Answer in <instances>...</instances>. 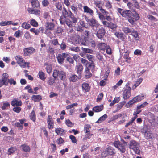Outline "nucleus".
<instances>
[{
	"instance_id": "a19ab883",
	"label": "nucleus",
	"mask_w": 158,
	"mask_h": 158,
	"mask_svg": "<svg viewBox=\"0 0 158 158\" xmlns=\"http://www.w3.org/2000/svg\"><path fill=\"white\" fill-rule=\"evenodd\" d=\"M120 100L119 97L115 98L111 102L109 105L110 106H112L114 105L115 103H118Z\"/></svg>"
},
{
	"instance_id": "c9c22d12",
	"label": "nucleus",
	"mask_w": 158,
	"mask_h": 158,
	"mask_svg": "<svg viewBox=\"0 0 158 158\" xmlns=\"http://www.w3.org/2000/svg\"><path fill=\"white\" fill-rule=\"evenodd\" d=\"M15 58L18 64H20V63L23 61V60H24L22 56L19 55L16 56L15 57Z\"/></svg>"
},
{
	"instance_id": "a211bd4d",
	"label": "nucleus",
	"mask_w": 158,
	"mask_h": 158,
	"mask_svg": "<svg viewBox=\"0 0 158 158\" xmlns=\"http://www.w3.org/2000/svg\"><path fill=\"white\" fill-rule=\"evenodd\" d=\"M131 89H125L123 92V98L124 99L128 98L131 95Z\"/></svg>"
},
{
	"instance_id": "79ce46f5",
	"label": "nucleus",
	"mask_w": 158,
	"mask_h": 158,
	"mask_svg": "<svg viewBox=\"0 0 158 158\" xmlns=\"http://www.w3.org/2000/svg\"><path fill=\"white\" fill-rule=\"evenodd\" d=\"M117 27V26L116 24L110 23V24L108 27H110L113 31H114L116 30Z\"/></svg>"
},
{
	"instance_id": "58836bf2",
	"label": "nucleus",
	"mask_w": 158,
	"mask_h": 158,
	"mask_svg": "<svg viewBox=\"0 0 158 158\" xmlns=\"http://www.w3.org/2000/svg\"><path fill=\"white\" fill-rule=\"evenodd\" d=\"M91 128L90 125L86 124L85 125L84 127V130L86 131L85 133L88 135L90 134V130L89 128Z\"/></svg>"
},
{
	"instance_id": "473e14b6",
	"label": "nucleus",
	"mask_w": 158,
	"mask_h": 158,
	"mask_svg": "<svg viewBox=\"0 0 158 158\" xmlns=\"http://www.w3.org/2000/svg\"><path fill=\"white\" fill-rule=\"evenodd\" d=\"M142 81V78H139V79L134 84H133L132 88L133 89H135L136 88V87L140 84Z\"/></svg>"
},
{
	"instance_id": "4be33fe9",
	"label": "nucleus",
	"mask_w": 158,
	"mask_h": 158,
	"mask_svg": "<svg viewBox=\"0 0 158 158\" xmlns=\"http://www.w3.org/2000/svg\"><path fill=\"white\" fill-rule=\"evenodd\" d=\"M22 150V151L25 152H29L30 151L31 148L30 147L25 144L22 145L20 146Z\"/></svg>"
},
{
	"instance_id": "412c9836",
	"label": "nucleus",
	"mask_w": 158,
	"mask_h": 158,
	"mask_svg": "<svg viewBox=\"0 0 158 158\" xmlns=\"http://www.w3.org/2000/svg\"><path fill=\"white\" fill-rule=\"evenodd\" d=\"M107 46V45L106 44L102 42H99L97 44L98 48L100 50H104Z\"/></svg>"
},
{
	"instance_id": "37998d69",
	"label": "nucleus",
	"mask_w": 158,
	"mask_h": 158,
	"mask_svg": "<svg viewBox=\"0 0 158 158\" xmlns=\"http://www.w3.org/2000/svg\"><path fill=\"white\" fill-rule=\"evenodd\" d=\"M126 102L125 101H123L119 103V104H118L117 106L116 110H119L121 109L123 105L125 104Z\"/></svg>"
},
{
	"instance_id": "3c124183",
	"label": "nucleus",
	"mask_w": 158,
	"mask_h": 158,
	"mask_svg": "<svg viewBox=\"0 0 158 158\" xmlns=\"http://www.w3.org/2000/svg\"><path fill=\"white\" fill-rule=\"evenodd\" d=\"M115 35L118 39H121L123 38V34L122 32H116L114 34Z\"/></svg>"
},
{
	"instance_id": "4c0bfd02",
	"label": "nucleus",
	"mask_w": 158,
	"mask_h": 158,
	"mask_svg": "<svg viewBox=\"0 0 158 158\" xmlns=\"http://www.w3.org/2000/svg\"><path fill=\"white\" fill-rule=\"evenodd\" d=\"M136 103L133 100V98L130 100L126 104V106L127 108L131 107L132 105Z\"/></svg>"
},
{
	"instance_id": "09e8293b",
	"label": "nucleus",
	"mask_w": 158,
	"mask_h": 158,
	"mask_svg": "<svg viewBox=\"0 0 158 158\" xmlns=\"http://www.w3.org/2000/svg\"><path fill=\"white\" fill-rule=\"evenodd\" d=\"M71 9L72 11L76 15H77L78 12V10L76 6L72 5L71 6Z\"/></svg>"
},
{
	"instance_id": "20e7f679",
	"label": "nucleus",
	"mask_w": 158,
	"mask_h": 158,
	"mask_svg": "<svg viewBox=\"0 0 158 158\" xmlns=\"http://www.w3.org/2000/svg\"><path fill=\"white\" fill-rule=\"evenodd\" d=\"M129 148L133 150L136 154H139L140 151L138 143L134 140H131L129 143Z\"/></svg>"
},
{
	"instance_id": "c756f323",
	"label": "nucleus",
	"mask_w": 158,
	"mask_h": 158,
	"mask_svg": "<svg viewBox=\"0 0 158 158\" xmlns=\"http://www.w3.org/2000/svg\"><path fill=\"white\" fill-rule=\"evenodd\" d=\"M29 118L31 120H32L33 122H35L36 120V115L35 112L34 110H32L30 114Z\"/></svg>"
},
{
	"instance_id": "ddd939ff",
	"label": "nucleus",
	"mask_w": 158,
	"mask_h": 158,
	"mask_svg": "<svg viewBox=\"0 0 158 158\" xmlns=\"http://www.w3.org/2000/svg\"><path fill=\"white\" fill-rule=\"evenodd\" d=\"M89 24L93 28V29L95 31L97 30V29H94V27L97 28L99 26V24L95 19L92 18L90 19L89 21Z\"/></svg>"
},
{
	"instance_id": "6e6552de",
	"label": "nucleus",
	"mask_w": 158,
	"mask_h": 158,
	"mask_svg": "<svg viewBox=\"0 0 158 158\" xmlns=\"http://www.w3.org/2000/svg\"><path fill=\"white\" fill-rule=\"evenodd\" d=\"M47 122L48 127L49 129H52L53 128L54 121L51 115H48L47 118Z\"/></svg>"
},
{
	"instance_id": "5701e85b",
	"label": "nucleus",
	"mask_w": 158,
	"mask_h": 158,
	"mask_svg": "<svg viewBox=\"0 0 158 158\" xmlns=\"http://www.w3.org/2000/svg\"><path fill=\"white\" fill-rule=\"evenodd\" d=\"M104 108L103 105H101L98 106H96L94 107L93 109V111L95 112H98L101 111L103 110Z\"/></svg>"
},
{
	"instance_id": "423d86ee",
	"label": "nucleus",
	"mask_w": 158,
	"mask_h": 158,
	"mask_svg": "<svg viewBox=\"0 0 158 158\" xmlns=\"http://www.w3.org/2000/svg\"><path fill=\"white\" fill-rule=\"evenodd\" d=\"M114 145L118 149L120 152L124 153L126 151V148L125 145L119 141H115L113 143Z\"/></svg>"
},
{
	"instance_id": "0e129e2a",
	"label": "nucleus",
	"mask_w": 158,
	"mask_h": 158,
	"mask_svg": "<svg viewBox=\"0 0 158 158\" xmlns=\"http://www.w3.org/2000/svg\"><path fill=\"white\" fill-rule=\"evenodd\" d=\"M30 31L31 32H33L36 35H38L40 31L38 29H35V28H32L30 29Z\"/></svg>"
},
{
	"instance_id": "dca6fc26",
	"label": "nucleus",
	"mask_w": 158,
	"mask_h": 158,
	"mask_svg": "<svg viewBox=\"0 0 158 158\" xmlns=\"http://www.w3.org/2000/svg\"><path fill=\"white\" fill-rule=\"evenodd\" d=\"M54 25L53 23L51 22L48 23L46 26V30L45 33L47 34L48 33H50V32L48 31V30H52L54 28Z\"/></svg>"
},
{
	"instance_id": "2f4dec72",
	"label": "nucleus",
	"mask_w": 158,
	"mask_h": 158,
	"mask_svg": "<svg viewBox=\"0 0 158 158\" xmlns=\"http://www.w3.org/2000/svg\"><path fill=\"white\" fill-rule=\"evenodd\" d=\"M38 75L39 78L42 80H44L46 77L45 74L42 71H40L38 73Z\"/></svg>"
},
{
	"instance_id": "69168bd1",
	"label": "nucleus",
	"mask_w": 158,
	"mask_h": 158,
	"mask_svg": "<svg viewBox=\"0 0 158 158\" xmlns=\"http://www.w3.org/2000/svg\"><path fill=\"white\" fill-rule=\"evenodd\" d=\"M13 110L15 112L19 113L21 111V108L19 106L15 107L13 109Z\"/></svg>"
},
{
	"instance_id": "de8ad7c7",
	"label": "nucleus",
	"mask_w": 158,
	"mask_h": 158,
	"mask_svg": "<svg viewBox=\"0 0 158 158\" xmlns=\"http://www.w3.org/2000/svg\"><path fill=\"white\" fill-rule=\"evenodd\" d=\"M94 4L96 6L98 7L99 9L102 7V4L100 1H95L94 2Z\"/></svg>"
},
{
	"instance_id": "9b49d317",
	"label": "nucleus",
	"mask_w": 158,
	"mask_h": 158,
	"mask_svg": "<svg viewBox=\"0 0 158 158\" xmlns=\"http://www.w3.org/2000/svg\"><path fill=\"white\" fill-rule=\"evenodd\" d=\"M35 51V49L32 47L26 48L23 49L24 54L25 56H29L34 53Z\"/></svg>"
},
{
	"instance_id": "7ed1b4c3",
	"label": "nucleus",
	"mask_w": 158,
	"mask_h": 158,
	"mask_svg": "<svg viewBox=\"0 0 158 158\" xmlns=\"http://www.w3.org/2000/svg\"><path fill=\"white\" fill-rule=\"evenodd\" d=\"M116 153L115 149L112 147L109 146L102 153L101 156L102 157H106L109 156H114Z\"/></svg>"
},
{
	"instance_id": "393cba45",
	"label": "nucleus",
	"mask_w": 158,
	"mask_h": 158,
	"mask_svg": "<svg viewBox=\"0 0 158 158\" xmlns=\"http://www.w3.org/2000/svg\"><path fill=\"white\" fill-rule=\"evenodd\" d=\"M8 75L6 73H4L2 77V79H0L1 80L3 81L4 85H6L8 84L7 82V79L8 78Z\"/></svg>"
},
{
	"instance_id": "a878e982",
	"label": "nucleus",
	"mask_w": 158,
	"mask_h": 158,
	"mask_svg": "<svg viewBox=\"0 0 158 158\" xmlns=\"http://www.w3.org/2000/svg\"><path fill=\"white\" fill-rule=\"evenodd\" d=\"M144 99V96L139 95L133 98V100L136 103Z\"/></svg>"
},
{
	"instance_id": "864d4df0",
	"label": "nucleus",
	"mask_w": 158,
	"mask_h": 158,
	"mask_svg": "<svg viewBox=\"0 0 158 158\" xmlns=\"http://www.w3.org/2000/svg\"><path fill=\"white\" fill-rule=\"evenodd\" d=\"M78 77L76 75H72L70 77L69 80L70 81L75 82L77 80Z\"/></svg>"
},
{
	"instance_id": "bf43d9fd",
	"label": "nucleus",
	"mask_w": 158,
	"mask_h": 158,
	"mask_svg": "<svg viewBox=\"0 0 158 158\" xmlns=\"http://www.w3.org/2000/svg\"><path fill=\"white\" fill-rule=\"evenodd\" d=\"M69 49L71 51L75 52H79L80 51L79 48L78 47H71Z\"/></svg>"
},
{
	"instance_id": "a18cd8bd",
	"label": "nucleus",
	"mask_w": 158,
	"mask_h": 158,
	"mask_svg": "<svg viewBox=\"0 0 158 158\" xmlns=\"http://www.w3.org/2000/svg\"><path fill=\"white\" fill-rule=\"evenodd\" d=\"M65 123L68 127H72L74 125V123L71 122L69 119L66 120Z\"/></svg>"
},
{
	"instance_id": "052dcab7",
	"label": "nucleus",
	"mask_w": 158,
	"mask_h": 158,
	"mask_svg": "<svg viewBox=\"0 0 158 158\" xmlns=\"http://www.w3.org/2000/svg\"><path fill=\"white\" fill-rule=\"evenodd\" d=\"M148 104V103L147 102H145L142 104L138 105L137 106V108L138 109H140L142 108H143L145 107Z\"/></svg>"
},
{
	"instance_id": "603ef678",
	"label": "nucleus",
	"mask_w": 158,
	"mask_h": 158,
	"mask_svg": "<svg viewBox=\"0 0 158 158\" xmlns=\"http://www.w3.org/2000/svg\"><path fill=\"white\" fill-rule=\"evenodd\" d=\"M123 31L126 34H127L131 32L132 29H130L128 27H124L123 28Z\"/></svg>"
},
{
	"instance_id": "6ab92c4d",
	"label": "nucleus",
	"mask_w": 158,
	"mask_h": 158,
	"mask_svg": "<svg viewBox=\"0 0 158 158\" xmlns=\"http://www.w3.org/2000/svg\"><path fill=\"white\" fill-rule=\"evenodd\" d=\"M55 132L57 135L62 136L64 135L66 131L64 129L61 128H57L55 129Z\"/></svg>"
},
{
	"instance_id": "0eeeda50",
	"label": "nucleus",
	"mask_w": 158,
	"mask_h": 158,
	"mask_svg": "<svg viewBox=\"0 0 158 158\" xmlns=\"http://www.w3.org/2000/svg\"><path fill=\"white\" fill-rule=\"evenodd\" d=\"M94 65L93 63H91L88 66L86 67L85 72H84L85 78H89L92 76V74L90 72V70L91 69H94Z\"/></svg>"
},
{
	"instance_id": "e2e57ef3",
	"label": "nucleus",
	"mask_w": 158,
	"mask_h": 158,
	"mask_svg": "<svg viewBox=\"0 0 158 158\" xmlns=\"http://www.w3.org/2000/svg\"><path fill=\"white\" fill-rule=\"evenodd\" d=\"M11 23V21H2L0 23V25L1 26H3L8 25H10V23Z\"/></svg>"
},
{
	"instance_id": "4468645a",
	"label": "nucleus",
	"mask_w": 158,
	"mask_h": 158,
	"mask_svg": "<svg viewBox=\"0 0 158 158\" xmlns=\"http://www.w3.org/2000/svg\"><path fill=\"white\" fill-rule=\"evenodd\" d=\"M84 12L88 14V15L93 16L94 15V11L90 8L87 6H85L83 7Z\"/></svg>"
},
{
	"instance_id": "9d476101",
	"label": "nucleus",
	"mask_w": 158,
	"mask_h": 158,
	"mask_svg": "<svg viewBox=\"0 0 158 158\" xmlns=\"http://www.w3.org/2000/svg\"><path fill=\"white\" fill-rule=\"evenodd\" d=\"M70 39L73 44H77L80 42L81 38L79 35L74 34L70 36Z\"/></svg>"
},
{
	"instance_id": "e433bc0d",
	"label": "nucleus",
	"mask_w": 158,
	"mask_h": 158,
	"mask_svg": "<svg viewBox=\"0 0 158 158\" xmlns=\"http://www.w3.org/2000/svg\"><path fill=\"white\" fill-rule=\"evenodd\" d=\"M131 35L134 37L136 40H138L139 37L137 32L134 30H132V31L131 32Z\"/></svg>"
},
{
	"instance_id": "680f3d73",
	"label": "nucleus",
	"mask_w": 158,
	"mask_h": 158,
	"mask_svg": "<svg viewBox=\"0 0 158 158\" xmlns=\"http://www.w3.org/2000/svg\"><path fill=\"white\" fill-rule=\"evenodd\" d=\"M10 106V104L8 102L3 103V106L1 107L2 109L3 110H5L7 109V107Z\"/></svg>"
},
{
	"instance_id": "2eb2a0df",
	"label": "nucleus",
	"mask_w": 158,
	"mask_h": 158,
	"mask_svg": "<svg viewBox=\"0 0 158 158\" xmlns=\"http://www.w3.org/2000/svg\"><path fill=\"white\" fill-rule=\"evenodd\" d=\"M76 70L77 73L79 74L78 76V78H80L81 77V76L80 75L83 69V67L80 64H77L76 67Z\"/></svg>"
},
{
	"instance_id": "8fccbe9b",
	"label": "nucleus",
	"mask_w": 158,
	"mask_h": 158,
	"mask_svg": "<svg viewBox=\"0 0 158 158\" xmlns=\"http://www.w3.org/2000/svg\"><path fill=\"white\" fill-rule=\"evenodd\" d=\"M81 49L82 51L85 53L91 54L93 52V51L92 50L89 48H84L83 47H82Z\"/></svg>"
},
{
	"instance_id": "774afa93",
	"label": "nucleus",
	"mask_w": 158,
	"mask_h": 158,
	"mask_svg": "<svg viewBox=\"0 0 158 158\" xmlns=\"http://www.w3.org/2000/svg\"><path fill=\"white\" fill-rule=\"evenodd\" d=\"M42 4L44 7H46L49 5V2L48 0H43L42 2Z\"/></svg>"
},
{
	"instance_id": "aec40b11",
	"label": "nucleus",
	"mask_w": 158,
	"mask_h": 158,
	"mask_svg": "<svg viewBox=\"0 0 158 158\" xmlns=\"http://www.w3.org/2000/svg\"><path fill=\"white\" fill-rule=\"evenodd\" d=\"M63 16L65 17H70L73 14L70 11H67L65 7H63V10L62 12Z\"/></svg>"
},
{
	"instance_id": "bb28decb",
	"label": "nucleus",
	"mask_w": 158,
	"mask_h": 158,
	"mask_svg": "<svg viewBox=\"0 0 158 158\" xmlns=\"http://www.w3.org/2000/svg\"><path fill=\"white\" fill-rule=\"evenodd\" d=\"M17 150V148L14 147H11L8 149L7 154L8 155H10L14 153Z\"/></svg>"
},
{
	"instance_id": "f03ea898",
	"label": "nucleus",
	"mask_w": 158,
	"mask_h": 158,
	"mask_svg": "<svg viewBox=\"0 0 158 158\" xmlns=\"http://www.w3.org/2000/svg\"><path fill=\"white\" fill-rule=\"evenodd\" d=\"M32 8L28 7L27 11L30 14L38 15L40 14L41 12L37 9L40 8V4L38 0H29Z\"/></svg>"
},
{
	"instance_id": "49530a36",
	"label": "nucleus",
	"mask_w": 158,
	"mask_h": 158,
	"mask_svg": "<svg viewBox=\"0 0 158 158\" xmlns=\"http://www.w3.org/2000/svg\"><path fill=\"white\" fill-rule=\"evenodd\" d=\"M89 46H91L93 48L95 47L96 45L95 41L92 39L89 40Z\"/></svg>"
},
{
	"instance_id": "f704fd0d",
	"label": "nucleus",
	"mask_w": 158,
	"mask_h": 158,
	"mask_svg": "<svg viewBox=\"0 0 158 158\" xmlns=\"http://www.w3.org/2000/svg\"><path fill=\"white\" fill-rule=\"evenodd\" d=\"M65 24L69 27H72L75 26L74 23H73L69 19H67Z\"/></svg>"
},
{
	"instance_id": "c03bdc74",
	"label": "nucleus",
	"mask_w": 158,
	"mask_h": 158,
	"mask_svg": "<svg viewBox=\"0 0 158 158\" xmlns=\"http://www.w3.org/2000/svg\"><path fill=\"white\" fill-rule=\"evenodd\" d=\"M105 6L108 9H112V7L111 3L108 0L106 1L105 4Z\"/></svg>"
},
{
	"instance_id": "13d9d810",
	"label": "nucleus",
	"mask_w": 158,
	"mask_h": 158,
	"mask_svg": "<svg viewBox=\"0 0 158 158\" xmlns=\"http://www.w3.org/2000/svg\"><path fill=\"white\" fill-rule=\"evenodd\" d=\"M64 16H61L60 17V21L61 24L64 25L66 23V20L67 19Z\"/></svg>"
},
{
	"instance_id": "6e6d98bb",
	"label": "nucleus",
	"mask_w": 158,
	"mask_h": 158,
	"mask_svg": "<svg viewBox=\"0 0 158 158\" xmlns=\"http://www.w3.org/2000/svg\"><path fill=\"white\" fill-rule=\"evenodd\" d=\"M30 24L34 27H37L38 25V24L37 22L35 19H32L30 22Z\"/></svg>"
},
{
	"instance_id": "f257e3e1",
	"label": "nucleus",
	"mask_w": 158,
	"mask_h": 158,
	"mask_svg": "<svg viewBox=\"0 0 158 158\" xmlns=\"http://www.w3.org/2000/svg\"><path fill=\"white\" fill-rule=\"evenodd\" d=\"M117 10L122 16L127 18L129 22L132 25L134 24L139 19V15L136 12L132 13L130 10H124L120 8H117Z\"/></svg>"
},
{
	"instance_id": "cd10ccee",
	"label": "nucleus",
	"mask_w": 158,
	"mask_h": 158,
	"mask_svg": "<svg viewBox=\"0 0 158 158\" xmlns=\"http://www.w3.org/2000/svg\"><path fill=\"white\" fill-rule=\"evenodd\" d=\"M44 65L46 66V69L47 72L49 74L50 73L52 69V65L51 64L46 63Z\"/></svg>"
},
{
	"instance_id": "5fc2aeb1",
	"label": "nucleus",
	"mask_w": 158,
	"mask_h": 158,
	"mask_svg": "<svg viewBox=\"0 0 158 158\" xmlns=\"http://www.w3.org/2000/svg\"><path fill=\"white\" fill-rule=\"evenodd\" d=\"M111 69L110 68L107 67L106 68L105 70L106 72L105 74V76L106 78H107L110 71Z\"/></svg>"
},
{
	"instance_id": "c85d7f7f",
	"label": "nucleus",
	"mask_w": 158,
	"mask_h": 158,
	"mask_svg": "<svg viewBox=\"0 0 158 158\" xmlns=\"http://www.w3.org/2000/svg\"><path fill=\"white\" fill-rule=\"evenodd\" d=\"M107 115L106 114H105L103 116L100 117L98 120L96 122V123H100L102 122L105 120V119L107 118Z\"/></svg>"
},
{
	"instance_id": "ea45409f",
	"label": "nucleus",
	"mask_w": 158,
	"mask_h": 158,
	"mask_svg": "<svg viewBox=\"0 0 158 158\" xmlns=\"http://www.w3.org/2000/svg\"><path fill=\"white\" fill-rule=\"evenodd\" d=\"M22 27L25 29H28L31 27V26L28 22H25L22 24Z\"/></svg>"
},
{
	"instance_id": "72a5a7b5",
	"label": "nucleus",
	"mask_w": 158,
	"mask_h": 158,
	"mask_svg": "<svg viewBox=\"0 0 158 158\" xmlns=\"http://www.w3.org/2000/svg\"><path fill=\"white\" fill-rule=\"evenodd\" d=\"M20 63V64H19L21 68H25L27 66L28 67H29V65L30 64L29 62H26L24 60H23V61Z\"/></svg>"
},
{
	"instance_id": "f3484780",
	"label": "nucleus",
	"mask_w": 158,
	"mask_h": 158,
	"mask_svg": "<svg viewBox=\"0 0 158 158\" xmlns=\"http://www.w3.org/2000/svg\"><path fill=\"white\" fill-rule=\"evenodd\" d=\"M11 104L13 106H19L22 105V103L21 100H18V99L15 98L11 101Z\"/></svg>"
},
{
	"instance_id": "39448f33",
	"label": "nucleus",
	"mask_w": 158,
	"mask_h": 158,
	"mask_svg": "<svg viewBox=\"0 0 158 158\" xmlns=\"http://www.w3.org/2000/svg\"><path fill=\"white\" fill-rule=\"evenodd\" d=\"M53 76L55 79L59 77L61 80H64L65 77L64 72L61 69H56L54 70Z\"/></svg>"
},
{
	"instance_id": "1a4fd4ad",
	"label": "nucleus",
	"mask_w": 158,
	"mask_h": 158,
	"mask_svg": "<svg viewBox=\"0 0 158 158\" xmlns=\"http://www.w3.org/2000/svg\"><path fill=\"white\" fill-rule=\"evenodd\" d=\"M68 56V54L65 53H62L61 54H58L57 56L58 63L60 64H62L64 62V59Z\"/></svg>"
},
{
	"instance_id": "4d7b16f0",
	"label": "nucleus",
	"mask_w": 158,
	"mask_h": 158,
	"mask_svg": "<svg viewBox=\"0 0 158 158\" xmlns=\"http://www.w3.org/2000/svg\"><path fill=\"white\" fill-rule=\"evenodd\" d=\"M103 97V93H100L98 96L97 98V102H100Z\"/></svg>"
},
{
	"instance_id": "b1692460",
	"label": "nucleus",
	"mask_w": 158,
	"mask_h": 158,
	"mask_svg": "<svg viewBox=\"0 0 158 158\" xmlns=\"http://www.w3.org/2000/svg\"><path fill=\"white\" fill-rule=\"evenodd\" d=\"M145 136L147 139L154 138V137L153 133L149 131H146L145 132Z\"/></svg>"
},
{
	"instance_id": "f8f14e48",
	"label": "nucleus",
	"mask_w": 158,
	"mask_h": 158,
	"mask_svg": "<svg viewBox=\"0 0 158 158\" xmlns=\"http://www.w3.org/2000/svg\"><path fill=\"white\" fill-rule=\"evenodd\" d=\"M105 33V31L104 28L101 27L99 28L96 33L97 37L99 39L102 38Z\"/></svg>"
},
{
	"instance_id": "7c9ffc66",
	"label": "nucleus",
	"mask_w": 158,
	"mask_h": 158,
	"mask_svg": "<svg viewBox=\"0 0 158 158\" xmlns=\"http://www.w3.org/2000/svg\"><path fill=\"white\" fill-rule=\"evenodd\" d=\"M69 17L71 19V21H72L73 23H74V25L75 26L76 24L77 23L78 21L77 18L75 17L73 13Z\"/></svg>"
},
{
	"instance_id": "338daca9",
	"label": "nucleus",
	"mask_w": 158,
	"mask_h": 158,
	"mask_svg": "<svg viewBox=\"0 0 158 158\" xmlns=\"http://www.w3.org/2000/svg\"><path fill=\"white\" fill-rule=\"evenodd\" d=\"M90 87L89 85L85 82L84 83L82 84V89H90Z\"/></svg>"
}]
</instances>
